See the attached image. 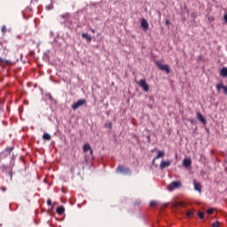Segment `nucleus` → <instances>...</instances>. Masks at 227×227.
<instances>
[{"label":"nucleus","instance_id":"obj_9","mask_svg":"<svg viewBox=\"0 0 227 227\" xmlns=\"http://www.w3.org/2000/svg\"><path fill=\"white\" fill-rule=\"evenodd\" d=\"M169 166H171V161H169V160L161 161L160 164V169H166V168H169Z\"/></svg>","mask_w":227,"mask_h":227},{"label":"nucleus","instance_id":"obj_31","mask_svg":"<svg viewBox=\"0 0 227 227\" xmlns=\"http://www.w3.org/2000/svg\"><path fill=\"white\" fill-rule=\"evenodd\" d=\"M0 62H1V63H8V61H6V59H1V58H0Z\"/></svg>","mask_w":227,"mask_h":227},{"label":"nucleus","instance_id":"obj_36","mask_svg":"<svg viewBox=\"0 0 227 227\" xmlns=\"http://www.w3.org/2000/svg\"><path fill=\"white\" fill-rule=\"evenodd\" d=\"M91 32H92V33H95V29H91Z\"/></svg>","mask_w":227,"mask_h":227},{"label":"nucleus","instance_id":"obj_19","mask_svg":"<svg viewBox=\"0 0 227 227\" xmlns=\"http://www.w3.org/2000/svg\"><path fill=\"white\" fill-rule=\"evenodd\" d=\"M8 157V153H6L4 151L0 153V162L3 160V159H6Z\"/></svg>","mask_w":227,"mask_h":227},{"label":"nucleus","instance_id":"obj_7","mask_svg":"<svg viewBox=\"0 0 227 227\" xmlns=\"http://www.w3.org/2000/svg\"><path fill=\"white\" fill-rule=\"evenodd\" d=\"M221 90H223L224 95H227V86H224V84H223V83L216 85V91L218 93L221 92Z\"/></svg>","mask_w":227,"mask_h":227},{"label":"nucleus","instance_id":"obj_18","mask_svg":"<svg viewBox=\"0 0 227 227\" xmlns=\"http://www.w3.org/2000/svg\"><path fill=\"white\" fill-rule=\"evenodd\" d=\"M43 139L44 141H51V135H49V133H44V134L43 135Z\"/></svg>","mask_w":227,"mask_h":227},{"label":"nucleus","instance_id":"obj_20","mask_svg":"<svg viewBox=\"0 0 227 227\" xmlns=\"http://www.w3.org/2000/svg\"><path fill=\"white\" fill-rule=\"evenodd\" d=\"M45 10H47L48 12H50V10H54V4L51 3L49 5H46Z\"/></svg>","mask_w":227,"mask_h":227},{"label":"nucleus","instance_id":"obj_4","mask_svg":"<svg viewBox=\"0 0 227 227\" xmlns=\"http://www.w3.org/2000/svg\"><path fill=\"white\" fill-rule=\"evenodd\" d=\"M84 104H86V99H79L76 103H74L72 105V109L74 111H77V109H79V107L84 106Z\"/></svg>","mask_w":227,"mask_h":227},{"label":"nucleus","instance_id":"obj_29","mask_svg":"<svg viewBox=\"0 0 227 227\" xmlns=\"http://www.w3.org/2000/svg\"><path fill=\"white\" fill-rule=\"evenodd\" d=\"M176 207H184V202H178L176 205Z\"/></svg>","mask_w":227,"mask_h":227},{"label":"nucleus","instance_id":"obj_2","mask_svg":"<svg viewBox=\"0 0 227 227\" xmlns=\"http://www.w3.org/2000/svg\"><path fill=\"white\" fill-rule=\"evenodd\" d=\"M116 173H122L123 175H132V171L129 167H123V165H119L116 168Z\"/></svg>","mask_w":227,"mask_h":227},{"label":"nucleus","instance_id":"obj_12","mask_svg":"<svg viewBox=\"0 0 227 227\" xmlns=\"http://www.w3.org/2000/svg\"><path fill=\"white\" fill-rule=\"evenodd\" d=\"M191 164H192L191 159H184L183 161V166H184V168H190Z\"/></svg>","mask_w":227,"mask_h":227},{"label":"nucleus","instance_id":"obj_6","mask_svg":"<svg viewBox=\"0 0 227 227\" xmlns=\"http://www.w3.org/2000/svg\"><path fill=\"white\" fill-rule=\"evenodd\" d=\"M139 86L145 91H150V85H148V83H146V80L145 79H141L139 81Z\"/></svg>","mask_w":227,"mask_h":227},{"label":"nucleus","instance_id":"obj_33","mask_svg":"<svg viewBox=\"0 0 227 227\" xmlns=\"http://www.w3.org/2000/svg\"><path fill=\"white\" fill-rule=\"evenodd\" d=\"M108 128H109V129H110V130H111V129H113V123L109 122V124H108Z\"/></svg>","mask_w":227,"mask_h":227},{"label":"nucleus","instance_id":"obj_34","mask_svg":"<svg viewBox=\"0 0 227 227\" xmlns=\"http://www.w3.org/2000/svg\"><path fill=\"white\" fill-rule=\"evenodd\" d=\"M223 19H224L225 22L227 23V14L224 15Z\"/></svg>","mask_w":227,"mask_h":227},{"label":"nucleus","instance_id":"obj_22","mask_svg":"<svg viewBox=\"0 0 227 227\" xmlns=\"http://www.w3.org/2000/svg\"><path fill=\"white\" fill-rule=\"evenodd\" d=\"M192 215H194V212H192V211H188L186 213V217H192Z\"/></svg>","mask_w":227,"mask_h":227},{"label":"nucleus","instance_id":"obj_37","mask_svg":"<svg viewBox=\"0 0 227 227\" xmlns=\"http://www.w3.org/2000/svg\"><path fill=\"white\" fill-rule=\"evenodd\" d=\"M11 176H12V173H11Z\"/></svg>","mask_w":227,"mask_h":227},{"label":"nucleus","instance_id":"obj_16","mask_svg":"<svg viewBox=\"0 0 227 227\" xmlns=\"http://www.w3.org/2000/svg\"><path fill=\"white\" fill-rule=\"evenodd\" d=\"M220 75L222 77H227V67H223L220 71Z\"/></svg>","mask_w":227,"mask_h":227},{"label":"nucleus","instance_id":"obj_24","mask_svg":"<svg viewBox=\"0 0 227 227\" xmlns=\"http://www.w3.org/2000/svg\"><path fill=\"white\" fill-rule=\"evenodd\" d=\"M60 17L62 19H68V17H70V14H68V13L61 14Z\"/></svg>","mask_w":227,"mask_h":227},{"label":"nucleus","instance_id":"obj_10","mask_svg":"<svg viewBox=\"0 0 227 227\" xmlns=\"http://www.w3.org/2000/svg\"><path fill=\"white\" fill-rule=\"evenodd\" d=\"M164 155H166V153L164 151H159L157 156L153 160V164H155V160H157V159H162Z\"/></svg>","mask_w":227,"mask_h":227},{"label":"nucleus","instance_id":"obj_30","mask_svg":"<svg viewBox=\"0 0 227 227\" xmlns=\"http://www.w3.org/2000/svg\"><path fill=\"white\" fill-rule=\"evenodd\" d=\"M165 24H166V26H169V24H171V21H169V20H166Z\"/></svg>","mask_w":227,"mask_h":227},{"label":"nucleus","instance_id":"obj_5","mask_svg":"<svg viewBox=\"0 0 227 227\" xmlns=\"http://www.w3.org/2000/svg\"><path fill=\"white\" fill-rule=\"evenodd\" d=\"M179 187H182V182H172L168 186V191L171 192L172 191H175V189H178Z\"/></svg>","mask_w":227,"mask_h":227},{"label":"nucleus","instance_id":"obj_21","mask_svg":"<svg viewBox=\"0 0 227 227\" xmlns=\"http://www.w3.org/2000/svg\"><path fill=\"white\" fill-rule=\"evenodd\" d=\"M198 215H199L200 219H205V213H203V212H199V213H198Z\"/></svg>","mask_w":227,"mask_h":227},{"label":"nucleus","instance_id":"obj_28","mask_svg":"<svg viewBox=\"0 0 227 227\" xmlns=\"http://www.w3.org/2000/svg\"><path fill=\"white\" fill-rule=\"evenodd\" d=\"M47 205H49V207L52 205V200L51 199L47 200Z\"/></svg>","mask_w":227,"mask_h":227},{"label":"nucleus","instance_id":"obj_3","mask_svg":"<svg viewBox=\"0 0 227 227\" xmlns=\"http://www.w3.org/2000/svg\"><path fill=\"white\" fill-rule=\"evenodd\" d=\"M155 65L156 67H158V68H160V70H162L163 72H167V74H169L170 72L169 66L163 65L162 62L160 61H156Z\"/></svg>","mask_w":227,"mask_h":227},{"label":"nucleus","instance_id":"obj_32","mask_svg":"<svg viewBox=\"0 0 227 227\" xmlns=\"http://www.w3.org/2000/svg\"><path fill=\"white\" fill-rule=\"evenodd\" d=\"M70 171H71V173H75V168L72 167Z\"/></svg>","mask_w":227,"mask_h":227},{"label":"nucleus","instance_id":"obj_15","mask_svg":"<svg viewBox=\"0 0 227 227\" xmlns=\"http://www.w3.org/2000/svg\"><path fill=\"white\" fill-rule=\"evenodd\" d=\"M82 38H84L85 40H87V42H91L92 40L91 35H90L88 33H83L82 35Z\"/></svg>","mask_w":227,"mask_h":227},{"label":"nucleus","instance_id":"obj_8","mask_svg":"<svg viewBox=\"0 0 227 227\" xmlns=\"http://www.w3.org/2000/svg\"><path fill=\"white\" fill-rule=\"evenodd\" d=\"M141 27H143L144 31H148L150 24H148V21L145 19L141 20Z\"/></svg>","mask_w":227,"mask_h":227},{"label":"nucleus","instance_id":"obj_25","mask_svg":"<svg viewBox=\"0 0 227 227\" xmlns=\"http://www.w3.org/2000/svg\"><path fill=\"white\" fill-rule=\"evenodd\" d=\"M150 207H157V201L152 200V201L150 202Z\"/></svg>","mask_w":227,"mask_h":227},{"label":"nucleus","instance_id":"obj_35","mask_svg":"<svg viewBox=\"0 0 227 227\" xmlns=\"http://www.w3.org/2000/svg\"><path fill=\"white\" fill-rule=\"evenodd\" d=\"M1 189H2V191H5L6 190V188H4V187H2Z\"/></svg>","mask_w":227,"mask_h":227},{"label":"nucleus","instance_id":"obj_13","mask_svg":"<svg viewBox=\"0 0 227 227\" xmlns=\"http://www.w3.org/2000/svg\"><path fill=\"white\" fill-rule=\"evenodd\" d=\"M194 190L198 191V192H201V184L194 181Z\"/></svg>","mask_w":227,"mask_h":227},{"label":"nucleus","instance_id":"obj_11","mask_svg":"<svg viewBox=\"0 0 227 227\" xmlns=\"http://www.w3.org/2000/svg\"><path fill=\"white\" fill-rule=\"evenodd\" d=\"M197 118H198L199 121L203 123V125H205L207 123V119H205V117L201 114L198 113Z\"/></svg>","mask_w":227,"mask_h":227},{"label":"nucleus","instance_id":"obj_26","mask_svg":"<svg viewBox=\"0 0 227 227\" xmlns=\"http://www.w3.org/2000/svg\"><path fill=\"white\" fill-rule=\"evenodd\" d=\"M207 214H208L209 215H212V214H214V208L207 209Z\"/></svg>","mask_w":227,"mask_h":227},{"label":"nucleus","instance_id":"obj_27","mask_svg":"<svg viewBox=\"0 0 227 227\" xmlns=\"http://www.w3.org/2000/svg\"><path fill=\"white\" fill-rule=\"evenodd\" d=\"M2 33L4 35V33H6V27L4 25L2 27Z\"/></svg>","mask_w":227,"mask_h":227},{"label":"nucleus","instance_id":"obj_1","mask_svg":"<svg viewBox=\"0 0 227 227\" xmlns=\"http://www.w3.org/2000/svg\"><path fill=\"white\" fill-rule=\"evenodd\" d=\"M83 153H87L85 156V160H93V149L90 144H84L82 147Z\"/></svg>","mask_w":227,"mask_h":227},{"label":"nucleus","instance_id":"obj_14","mask_svg":"<svg viewBox=\"0 0 227 227\" xmlns=\"http://www.w3.org/2000/svg\"><path fill=\"white\" fill-rule=\"evenodd\" d=\"M57 214L59 215H63V214H65V207L60 206L57 208Z\"/></svg>","mask_w":227,"mask_h":227},{"label":"nucleus","instance_id":"obj_23","mask_svg":"<svg viewBox=\"0 0 227 227\" xmlns=\"http://www.w3.org/2000/svg\"><path fill=\"white\" fill-rule=\"evenodd\" d=\"M221 226V223L219 221H216L215 223H212V227H219Z\"/></svg>","mask_w":227,"mask_h":227},{"label":"nucleus","instance_id":"obj_17","mask_svg":"<svg viewBox=\"0 0 227 227\" xmlns=\"http://www.w3.org/2000/svg\"><path fill=\"white\" fill-rule=\"evenodd\" d=\"M12 150H15L14 146H11V147H7L5 148V150L4 151L5 153H7V155H10L12 152Z\"/></svg>","mask_w":227,"mask_h":227}]
</instances>
